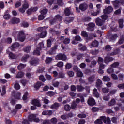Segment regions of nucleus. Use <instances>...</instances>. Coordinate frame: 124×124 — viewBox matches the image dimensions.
<instances>
[{
    "mask_svg": "<svg viewBox=\"0 0 124 124\" xmlns=\"http://www.w3.org/2000/svg\"><path fill=\"white\" fill-rule=\"evenodd\" d=\"M88 8V4L86 3H82L79 5V9L82 11H85Z\"/></svg>",
    "mask_w": 124,
    "mask_h": 124,
    "instance_id": "obj_10",
    "label": "nucleus"
},
{
    "mask_svg": "<svg viewBox=\"0 0 124 124\" xmlns=\"http://www.w3.org/2000/svg\"><path fill=\"white\" fill-rule=\"evenodd\" d=\"M103 23H104V21L99 18H97L96 19V24L97 26H102V25H103Z\"/></svg>",
    "mask_w": 124,
    "mask_h": 124,
    "instance_id": "obj_23",
    "label": "nucleus"
},
{
    "mask_svg": "<svg viewBox=\"0 0 124 124\" xmlns=\"http://www.w3.org/2000/svg\"><path fill=\"white\" fill-rule=\"evenodd\" d=\"M20 46V44H19V43H15L12 44L11 46V50L13 51H15V49L16 48H17V47H19Z\"/></svg>",
    "mask_w": 124,
    "mask_h": 124,
    "instance_id": "obj_18",
    "label": "nucleus"
},
{
    "mask_svg": "<svg viewBox=\"0 0 124 124\" xmlns=\"http://www.w3.org/2000/svg\"><path fill=\"white\" fill-rule=\"evenodd\" d=\"M31 46H27L25 48L23 49V51L24 52H25V53H29L30 52V51H31Z\"/></svg>",
    "mask_w": 124,
    "mask_h": 124,
    "instance_id": "obj_33",
    "label": "nucleus"
},
{
    "mask_svg": "<svg viewBox=\"0 0 124 124\" xmlns=\"http://www.w3.org/2000/svg\"><path fill=\"white\" fill-rule=\"evenodd\" d=\"M32 103L35 106H37L38 107H40L41 105L40 104V101L37 99H34L32 101Z\"/></svg>",
    "mask_w": 124,
    "mask_h": 124,
    "instance_id": "obj_12",
    "label": "nucleus"
},
{
    "mask_svg": "<svg viewBox=\"0 0 124 124\" xmlns=\"http://www.w3.org/2000/svg\"><path fill=\"white\" fill-rule=\"evenodd\" d=\"M17 38L19 39V40H20V41H21L22 42L25 40V38H26V35H25L24 31H21L19 32V33L17 35Z\"/></svg>",
    "mask_w": 124,
    "mask_h": 124,
    "instance_id": "obj_2",
    "label": "nucleus"
},
{
    "mask_svg": "<svg viewBox=\"0 0 124 124\" xmlns=\"http://www.w3.org/2000/svg\"><path fill=\"white\" fill-rule=\"evenodd\" d=\"M24 76L23 72H19L16 75V78H22Z\"/></svg>",
    "mask_w": 124,
    "mask_h": 124,
    "instance_id": "obj_44",
    "label": "nucleus"
},
{
    "mask_svg": "<svg viewBox=\"0 0 124 124\" xmlns=\"http://www.w3.org/2000/svg\"><path fill=\"white\" fill-rule=\"evenodd\" d=\"M22 5V3L20 1H17L16 2V4L15 5V8H18V7H20L21 5Z\"/></svg>",
    "mask_w": 124,
    "mask_h": 124,
    "instance_id": "obj_57",
    "label": "nucleus"
},
{
    "mask_svg": "<svg viewBox=\"0 0 124 124\" xmlns=\"http://www.w3.org/2000/svg\"><path fill=\"white\" fill-rule=\"evenodd\" d=\"M44 48V44H43V42L40 43L38 45V47H37V48L39 50H41V49H43Z\"/></svg>",
    "mask_w": 124,
    "mask_h": 124,
    "instance_id": "obj_45",
    "label": "nucleus"
},
{
    "mask_svg": "<svg viewBox=\"0 0 124 124\" xmlns=\"http://www.w3.org/2000/svg\"><path fill=\"white\" fill-rule=\"evenodd\" d=\"M78 41H81V37L79 35H77L73 38L72 44H78Z\"/></svg>",
    "mask_w": 124,
    "mask_h": 124,
    "instance_id": "obj_6",
    "label": "nucleus"
},
{
    "mask_svg": "<svg viewBox=\"0 0 124 124\" xmlns=\"http://www.w3.org/2000/svg\"><path fill=\"white\" fill-rule=\"evenodd\" d=\"M9 57L10 59L12 60L13 59H16V58H17V55L13 54L12 52H10L9 54Z\"/></svg>",
    "mask_w": 124,
    "mask_h": 124,
    "instance_id": "obj_35",
    "label": "nucleus"
},
{
    "mask_svg": "<svg viewBox=\"0 0 124 124\" xmlns=\"http://www.w3.org/2000/svg\"><path fill=\"white\" fill-rule=\"evenodd\" d=\"M48 95L49 96H54L55 94H56V93L53 92V91H49L47 93Z\"/></svg>",
    "mask_w": 124,
    "mask_h": 124,
    "instance_id": "obj_54",
    "label": "nucleus"
},
{
    "mask_svg": "<svg viewBox=\"0 0 124 124\" xmlns=\"http://www.w3.org/2000/svg\"><path fill=\"white\" fill-rule=\"evenodd\" d=\"M26 65L23 64H20L18 67L17 68L19 70H22V69H24L25 67H26Z\"/></svg>",
    "mask_w": 124,
    "mask_h": 124,
    "instance_id": "obj_47",
    "label": "nucleus"
},
{
    "mask_svg": "<svg viewBox=\"0 0 124 124\" xmlns=\"http://www.w3.org/2000/svg\"><path fill=\"white\" fill-rule=\"evenodd\" d=\"M29 57L30 56H29V55H24L23 57H22V58L21 59L22 62H27V60L29 59Z\"/></svg>",
    "mask_w": 124,
    "mask_h": 124,
    "instance_id": "obj_43",
    "label": "nucleus"
},
{
    "mask_svg": "<svg viewBox=\"0 0 124 124\" xmlns=\"http://www.w3.org/2000/svg\"><path fill=\"white\" fill-rule=\"evenodd\" d=\"M14 88L16 89V90H20V84H19V83L18 81H16L14 84Z\"/></svg>",
    "mask_w": 124,
    "mask_h": 124,
    "instance_id": "obj_40",
    "label": "nucleus"
},
{
    "mask_svg": "<svg viewBox=\"0 0 124 124\" xmlns=\"http://www.w3.org/2000/svg\"><path fill=\"white\" fill-rule=\"evenodd\" d=\"M90 48H93V47H97L98 46V42L95 40L92 42V43L89 45Z\"/></svg>",
    "mask_w": 124,
    "mask_h": 124,
    "instance_id": "obj_21",
    "label": "nucleus"
},
{
    "mask_svg": "<svg viewBox=\"0 0 124 124\" xmlns=\"http://www.w3.org/2000/svg\"><path fill=\"white\" fill-rule=\"evenodd\" d=\"M79 49L81 51H86L87 50V47L86 46H83L81 44L79 45Z\"/></svg>",
    "mask_w": 124,
    "mask_h": 124,
    "instance_id": "obj_31",
    "label": "nucleus"
},
{
    "mask_svg": "<svg viewBox=\"0 0 124 124\" xmlns=\"http://www.w3.org/2000/svg\"><path fill=\"white\" fill-rule=\"evenodd\" d=\"M93 95L95 96V97H97V98H98L99 97V93L97 92V89H94L93 92Z\"/></svg>",
    "mask_w": 124,
    "mask_h": 124,
    "instance_id": "obj_26",
    "label": "nucleus"
},
{
    "mask_svg": "<svg viewBox=\"0 0 124 124\" xmlns=\"http://www.w3.org/2000/svg\"><path fill=\"white\" fill-rule=\"evenodd\" d=\"M39 80L42 81V82H45L46 81V79H45V78L44 77V76L41 75L39 77Z\"/></svg>",
    "mask_w": 124,
    "mask_h": 124,
    "instance_id": "obj_60",
    "label": "nucleus"
},
{
    "mask_svg": "<svg viewBox=\"0 0 124 124\" xmlns=\"http://www.w3.org/2000/svg\"><path fill=\"white\" fill-rule=\"evenodd\" d=\"M4 19H5V20H8L9 19H10V15L9 14H6L3 16Z\"/></svg>",
    "mask_w": 124,
    "mask_h": 124,
    "instance_id": "obj_61",
    "label": "nucleus"
},
{
    "mask_svg": "<svg viewBox=\"0 0 124 124\" xmlns=\"http://www.w3.org/2000/svg\"><path fill=\"white\" fill-rule=\"evenodd\" d=\"M124 36L122 35V36H121L119 40L118 43L119 44H123V43H124Z\"/></svg>",
    "mask_w": 124,
    "mask_h": 124,
    "instance_id": "obj_38",
    "label": "nucleus"
},
{
    "mask_svg": "<svg viewBox=\"0 0 124 124\" xmlns=\"http://www.w3.org/2000/svg\"><path fill=\"white\" fill-rule=\"evenodd\" d=\"M74 71L77 72V75L78 77H83L84 74L81 71V70L77 66H75L73 68Z\"/></svg>",
    "mask_w": 124,
    "mask_h": 124,
    "instance_id": "obj_4",
    "label": "nucleus"
},
{
    "mask_svg": "<svg viewBox=\"0 0 124 124\" xmlns=\"http://www.w3.org/2000/svg\"><path fill=\"white\" fill-rule=\"evenodd\" d=\"M16 34H17V28L15 27L13 29V32L12 35L13 36H16Z\"/></svg>",
    "mask_w": 124,
    "mask_h": 124,
    "instance_id": "obj_48",
    "label": "nucleus"
},
{
    "mask_svg": "<svg viewBox=\"0 0 124 124\" xmlns=\"http://www.w3.org/2000/svg\"><path fill=\"white\" fill-rule=\"evenodd\" d=\"M102 84V81L100 79H98L96 82V85L99 90H100V87H101Z\"/></svg>",
    "mask_w": 124,
    "mask_h": 124,
    "instance_id": "obj_34",
    "label": "nucleus"
},
{
    "mask_svg": "<svg viewBox=\"0 0 124 124\" xmlns=\"http://www.w3.org/2000/svg\"><path fill=\"white\" fill-rule=\"evenodd\" d=\"M114 59L113 57H110L109 56H107L105 58L104 62L106 64H108V62H112Z\"/></svg>",
    "mask_w": 124,
    "mask_h": 124,
    "instance_id": "obj_14",
    "label": "nucleus"
},
{
    "mask_svg": "<svg viewBox=\"0 0 124 124\" xmlns=\"http://www.w3.org/2000/svg\"><path fill=\"white\" fill-rule=\"evenodd\" d=\"M107 73H109V74H111V73H113L114 72V69L113 68H108L107 70Z\"/></svg>",
    "mask_w": 124,
    "mask_h": 124,
    "instance_id": "obj_52",
    "label": "nucleus"
},
{
    "mask_svg": "<svg viewBox=\"0 0 124 124\" xmlns=\"http://www.w3.org/2000/svg\"><path fill=\"white\" fill-rule=\"evenodd\" d=\"M120 63H119L118 62H115L113 64H111L110 66L112 68H117V67H118Z\"/></svg>",
    "mask_w": 124,
    "mask_h": 124,
    "instance_id": "obj_36",
    "label": "nucleus"
},
{
    "mask_svg": "<svg viewBox=\"0 0 124 124\" xmlns=\"http://www.w3.org/2000/svg\"><path fill=\"white\" fill-rule=\"evenodd\" d=\"M53 61V59L51 57H47L46 60H45L46 63L49 64V63H51V62Z\"/></svg>",
    "mask_w": 124,
    "mask_h": 124,
    "instance_id": "obj_37",
    "label": "nucleus"
},
{
    "mask_svg": "<svg viewBox=\"0 0 124 124\" xmlns=\"http://www.w3.org/2000/svg\"><path fill=\"white\" fill-rule=\"evenodd\" d=\"M72 67V64L69 63H67L65 66V69H70Z\"/></svg>",
    "mask_w": 124,
    "mask_h": 124,
    "instance_id": "obj_49",
    "label": "nucleus"
},
{
    "mask_svg": "<svg viewBox=\"0 0 124 124\" xmlns=\"http://www.w3.org/2000/svg\"><path fill=\"white\" fill-rule=\"evenodd\" d=\"M39 61L38 59H32L30 62V63L31 65H36L37 64H38Z\"/></svg>",
    "mask_w": 124,
    "mask_h": 124,
    "instance_id": "obj_13",
    "label": "nucleus"
},
{
    "mask_svg": "<svg viewBox=\"0 0 124 124\" xmlns=\"http://www.w3.org/2000/svg\"><path fill=\"white\" fill-rule=\"evenodd\" d=\"M39 36L41 37V38H44V37H46L47 36V31H44L42 32L39 35Z\"/></svg>",
    "mask_w": 124,
    "mask_h": 124,
    "instance_id": "obj_27",
    "label": "nucleus"
},
{
    "mask_svg": "<svg viewBox=\"0 0 124 124\" xmlns=\"http://www.w3.org/2000/svg\"><path fill=\"white\" fill-rule=\"evenodd\" d=\"M122 11V8H119L118 10L115 11L114 12V14H116V15H119V14H121V12Z\"/></svg>",
    "mask_w": 124,
    "mask_h": 124,
    "instance_id": "obj_58",
    "label": "nucleus"
},
{
    "mask_svg": "<svg viewBox=\"0 0 124 124\" xmlns=\"http://www.w3.org/2000/svg\"><path fill=\"white\" fill-rule=\"evenodd\" d=\"M65 14L66 15V16H69V15H70V14H72V13H71V11H70V8H67L65 9Z\"/></svg>",
    "mask_w": 124,
    "mask_h": 124,
    "instance_id": "obj_28",
    "label": "nucleus"
},
{
    "mask_svg": "<svg viewBox=\"0 0 124 124\" xmlns=\"http://www.w3.org/2000/svg\"><path fill=\"white\" fill-rule=\"evenodd\" d=\"M15 108H16V109H14L13 111H12V113L14 114H15L16 113H17V110H20V109H21V108H22V105L17 104Z\"/></svg>",
    "mask_w": 124,
    "mask_h": 124,
    "instance_id": "obj_15",
    "label": "nucleus"
},
{
    "mask_svg": "<svg viewBox=\"0 0 124 124\" xmlns=\"http://www.w3.org/2000/svg\"><path fill=\"white\" fill-rule=\"evenodd\" d=\"M113 5L115 7H119L120 6V2L118 0L113 1Z\"/></svg>",
    "mask_w": 124,
    "mask_h": 124,
    "instance_id": "obj_50",
    "label": "nucleus"
},
{
    "mask_svg": "<svg viewBox=\"0 0 124 124\" xmlns=\"http://www.w3.org/2000/svg\"><path fill=\"white\" fill-rule=\"evenodd\" d=\"M89 27H88L87 30L89 31H93V28L95 27V24L94 23H90L88 24Z\"/></svg>",
    "mask_w": 124,
    "mask_h": 124,
    "instance_id": "obj_9",
    "label": "nucleus"
},
{
    "mask_svg": "<svg viewBox=\"0 0 124 124\" xmlns=\"http://www.w3.org/2000/svg\"><path fill=\"white\" fill-rule=\"evenodd\" d=\"M36 117L35 114H31L29 116L28 120L30 122H32L34 118Z\"/></svg>",
    "mask_w": 124,
    "mask_h": 124,
    "instance_id": "obj_29",
    "label": "nucleus"
},
{
    "mask_svg": "<svg viewBox=\"0 0 124 124\" xmlns=\"http://www.w3.org/2000/svg\"><path fill=\"white\" fill-rule=\"evenodd\" d=\"M118 37H119V36L117 34H114L110 35L109 39L110 41H115Z\"/></svg>",
    "mask_w": 124,
    "mask_h": 124,
    "instance_id": "obj_20",
    "label": "nucleus"
},
{
    "mask_svg": "<svg viewBox=\"0 0 124 124\" xmlns=\"http://www.w3.org/2000/svg\"><path fill=\"white\" fill-rule=\"evenodd\" d=\"M105 50L106 51H111L112 50V47H111V46L108 45L105 46Z\"/></svg>",
    "mask_w": 124,
    "mask_h": 124,
    "instance_id": "obj_56",
    "label": "nucleus"
},
{
    "mask_svg": "<svg viewBox=\"0 0 124 124\" xmlns=\"http://www.w3.org/2000/svg\"><path fill=\"white\" fill-rule=\"evenodd\" d=\"M111 76L113 80H117L118 79V76L115 74H112Z\"/></svg>",
    "mask_w": 124,
    "mask_h": 124,
    "instance_id": "obj_63",
    "label": "nucleus"
},
{
    "mask_svg": "<svg viewBox=\"0 0 124 124\" xmlns=\"http://www.w3.org/2000/svg\"><path fill=\"white\" fill-rule=\"evenodd\" d=\"M59 78H64V74L62 72H60L58 75Z\"/></svg>",
    "mask_w": 124,
    "mask_h": 124,
    "instance_id": "obj_64",
    "label": "nucleus"
},
{
    "mask_svg": "<svg viewBox=\"0 0 124 124\" xmlns=\"http://www.w3.org/2000/svg\"><path fill=\"white\" fill-rule=\"evenodd\" d=\"M103 122L105 124H110L111 123V120L109 117L106 118L105 116H101L100 119H97L94 122L95 124H102Z\"/></svg>",
    "mask_w": 124,
    "mask_h": 124,
    "instance_id": "obj_1",
    "label": "nucleus"
},
{
    "mask_svg": "<svg viewBox=\"0 0 124 124\" xmlns=\"http://www.w3.org/2000/svg\"><path fill=\"white\" fill-rule=\"evenodd\" d=\"M62 66H63V62L60 61L59 62H58V63L57 64V67H62Z\"/></svg>",
    "mask_w": 124,
    "mask_h": 124,
    "instance_id": "obj_53",
    "label": "nucleus"
},
{
    "mask_svg": "<svg viewBox=\"0 0 124 124\" xmlns=\"http://www.w3.org/2000/svg\"><path fill=\"white\" fill-rule=\"evenodd\" d=\"M20 23V19L17 18H13L11 20V23L13 25H15V24H18Z\"/></svg>",
    "mask_w": 124,
    "mask_h": 124,
    "instance_id": "obj_24",
    "label": "nucleus"
},
{
    "mask_svg": "<svg viewBox=\"0 0 124 124\" xmlns=\"http://www.w3.org/2000/svg\"><path fill=\"white\" fill-rule=\"evenodd\" d=\"M110 80L111 79L108 76H105L103 78V81L104 82H109Z\"/></svg>",
    "mask_w": 124,
    "mask_h": 124,
    "instance_id": "obj_42",
    "label": "nucleus"
},
{
    "mask_svg": "<svg viewBox=\"0 0 124 124\" xmlns=\"http://www.w3.org/2000/svg\"><path fill=\"white\" fill-rule=\"evenodd\" d=\"M67 74L69 77H73V76H74V72L72 71H68L67 72Z\"/></svg>",
    "mask_w": 124,
    "mask_h": 124,
    "instance_id": "obj_46",
    "label": "nucleus"
},
{
    "mask_svg": "<svg viewBox=\"0 0 124 124\" xmlns=\"http://www.w3.org/2000/svg\"><path fill=\"white\" fill-rule=\"evenodd\" d=\"M57 49H58V46L56 45L51 49V50L48 51L47 53L49 55H54V54H56V50H57Z\"/></svg>",
    "mask_w": 124,
    "mask_h": 124,
    "instance_id": "obj_11",
    "label": "nucleus"
},
{
    "mask_svg": "<svg viewBox=\"0 0 124 124\" xmlns=\"http://www.w3.org/2000/svg\"><path fill=\"white\" fill-rule=\"evenodd\" d=\"M88 103L90 106H93L95 104V100L93 98L90 97L88 99Z\"/></svg>",
    "mask_w": 124,
    "mask_h": 124,
    "instance_id": "obj_8",
    "label": "nucleus"
},
{
    "mask_svg": "<svg viewBox=\"0 0 124 124\" xmlns=\"http://www.w3.org/2000/svg\"><path fill=\"white\" fill-rule=\"evenodd\" d=\"M55 59L60 60L61 61H66V60H67V58L65 55L60 53L55 57Z\"/></svg>",
    "mask_w": 124,
    "mask_h": 124,
    "instance_id": "obj_3",
    "label": "nucleus"
},
{
    "mask_svg": "<svg viewBox=\"0 0 124 124\" xmlns=\"http://www.w3.org/2000/svg\"><path fill=\"white\" fill-rule=\"evenodd\" d=\"M113 11V7L111 6H108L107 8L104 10V14H109V13Z\"/></svg>",
    "mask_w": 124,
    "mask_h": 124,
    "instance_id": "obj_7",
    "label": "nucleus"
},
{
    "mask_svg": "<svg viewBox=\"0 0 124 124\" xmlns=\"http://www.w3.org/2000/svg\"><path fill=\"white\" fill-rule=\"evenodd\" d=\"M77 89L78 92H83V91H84V87L81 85H77Z\"/></svg>",
    "mask_w": 124,
    "mask_h": 124,
    "instance_id": "obj_39",
    "label": "nucleus"
},
{
    "mask_svg": "<svg viewBox=\"0 0 124 124\" xmlns=\"http://www.w3.org/2000/svg\"><path fill=\"white\" fill-rule=\"evenodd\" d=\"M88 81L90 84L91 83H93V82H94L95 81V75H93L88 78Z\"/></svg>",
    "mask_w": 124,
    "mask_h": 124,
    "instance_id": "obj_22",
    "label": "nucleus"
},
{
    "mask_svg": "<svg viewBox=\"0 0 124 124\" xmlns=\"http://www.w3.org/2000/svg\"><path fill=\"white\" fill-rule=\"evenodd\" d=\"M118 23L119 24V28L120 29H123L124 28V20L122 19H120L118 20Z\"/></svg>",
    "mask_w": 124,
    "mask_h": 124,
    "instance_id": "obj_32",
    "label": "nucleus"
},
{
    "mask_svg": "<svg viewBox=\"0 0 124 124\" xmlns=\"http://www.w3.org/2000/svg\"><path fill=\"white\" fill-rule=\"evenodd\" d=\"M44 84L41 82L38 81L34 85V88L36 89V90H39V89L40 88L41 86H43Z\"/></svg>",
    "mask_w": 124,
    "mask_h": 124,
    "instance_id": "obj_19",
    "label": "nucleus"
},
{
    "mask_svg": "<svg viewBox=\"0 0 124 124\" xmlns=\"http://www.w3.org/2000/svg\"><path fill=\"white\" fill-rule=\"evenodd\" d=\"M13 96L15 97V99H17V100H19V99H21V93L20 92H15V91L13 92L12 94Z\"/></svg>",
    "mask_w": 124,
    "mask_h": 124,
    "instance_id": "obj_5",
    "label": "nucleus"
},
{
    "mask_svg": "<svg viewBox=\"0 0 124 124\" xmlns=\"http://www.w3.org/2000/svg\"><path fill=\"white\" fill-rule=\"evenodd\" d=\"M33 55H40V49L36 48L35 50L33 52Z\"/></svg>",
    "mask_w": 124,
    "mask_h": 124,
    "instance_id": "obj_55",
    "label": "nucleus"
},
{
    "mask_svg": "<svg viewBox=\"0 0 124 124\" xmlns=\"http://www.w3.org/2000/svg\"><path fill=\"white\" fill-rule=\"evenodd\" d=\"M76 106H77V104L75 103V101H73V103L71 105L72 109H75L76 108Z\"/></svg>",
    "mask_w": 124,
    "mask_h": 124,
    "instance_id": "obj_62",
    "label": "nucleus"
},
{
    "mask_svg": "<svg viewBox=\"0 0 124 124\" xmlns=\"http://www.w3.org/2000/svg\"><path fill=\"white\" fill-rule=\"evenodd\" d=\"M41 14L43 15H45V14H47V12H48V9H44L41 11Z\"/></svg>",
    "mask_w": 124,
    "mask_h": 124,
    "instance_id": "obj_51",
    "label": "nucleus"
},
{
    "mask_svg": "<svg viewBox=\"0 0 124 124\" xmlns=\"http://www.w3.org/2000/svg\"><path fill=\"white\" fill-rule=\"evenodd\" d=\"M60 107V104H59V103H57L55 102L54 103V104L50 106V108L51 109H58V108H59V107Z\"/></svg>",
    "mask_w": 124,
    "mask_h": 124,
    "instance_id": "obj_25",
    "label": "nucleus"
},
{
    "mask_svg": "<svg viewBox=\"0 0 124 124\" xmlns=\"http://www.w3.org/2000/svg\"><path fill=\"white\" fill-rule=\"evenodd\" d=\"M47 28H46V27L44 26V27H39L38 28V31H45L46 29Z\"/></svg>",
    "mask_w": 124,
    "mask_h": 124,
    "instance_id": "obj_59",
    "label": "nucleus"
},
{
    "mask_svg": "<svg viewBox=\"0 0 124 124\" xmlns=\"http://www.w3.org/2000/svg\"><path fill=\"white\" fill-rule=\"evenodd\" d=\"M64 109L65 111H70V109H71V107L69 105L67 104L64 106Z\"/></svg>",
    "mask_w": 124,
    "mask_h": 124,
    "instance_id": "obj_41",
    "label": "nucleus"
},
{
    "mask_svg": "<svg viewBox=\"0 0 124 124\" xmlns=\"http://www.w3.org/2000/svg\"><path fill=\"white\" fill-rule=\"evenodd\" d=\"M118 54H120V49L119 48H116V49H114L113 52L108 54V56H115V55H118Z\"/></svg>",
    "mask_w": 124,
    "mask_h": 124,
    "instance_id": "obj_16",
    "label": "nucleus"
},
{
    "mask_svg": "<svg viewBox=\"0 0 124 124\" xmlns=\"http://www.w3.org/2000/svg\"><path fill=\"white\" fill-rule=\"evenodd\" d=\"M52 114H53L52 110H45L42 113L44 116H51Z\"/></svg>",
    "mask_w": 124,
    "mask_h": 124,
    "instance_id": "obj_17",
    "label": "nucleus"
},
{
    "mask_svg": "<svg viewBox=\"0 0 124 124\" xmlns=\"http://www.w3.org/2000/svg\"><path fill=\"white\" fill-rule=\"evenodd\" d=\"M115 104H116V100L115 99H111L108 103L109 106H114Z\"/></svg>",
    "mask_w": 124,
    "mask_h": 124,
    "instance_id": "obj_30",
    "label": "nucleus"
}]
</instances>
